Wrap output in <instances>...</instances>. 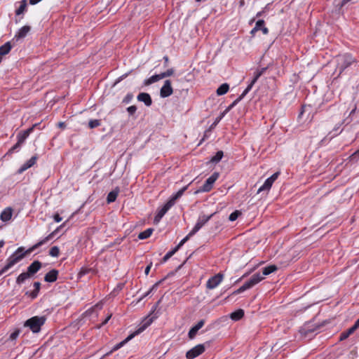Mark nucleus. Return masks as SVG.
Listing matches in <instances>:
<instances>
[{
  "mask_svg": "<svg viewBox=\"0 0 359 359\" xmlns=\"http://www.w3.org/2000/svg\"><path fill=\"white\" fill-rule=\"evenodd\" d=\"M239 4H240V6H243L245 5V1L241 0Z\"/></svg>",
  "mask_w": 359,
  "mask_h": 359,
  "instance_id": "obj_61",
  "label": "nucleus"
},
{
  "mask_svg": "<svg viewBox=\"0 0 359 359\" xmlns=\"http://www.w3.org/2000/svg\"><path fill=\"white\" fill-rule=\"evenodd\" d=\"M264 21L263 20H259L257 21L256 24H255V27L258 29V30H260L261 28L262 27H264Z\"/></svg>",
  "mask_w": 359,
  "mask_h": 359,
  "instance_id": "obj_45",
  "label": "nucleus"
},
{
  "mask_svg": "<svg viewBox=\"0 0 359 359\" xmlns=\"http://www.w3.org/2000/svg\"><path fill=\"white\" fill-rule=\"evenodd\" d=\"M279 175L280 172H276L274 174H273L270 177H269V179L271 180L272 182H274L278 177Z\"/></svg>",
  "mask_w": 359,
  "mask_h": 359,
  "instance_id": "obj_47",
  "label": "nucleus"
},
{
  "mask_svg": "<svg viewBox=\"0 0 359 359\" xmlns=\"http://www.w3.org/2000/svg\"><path fill=\"white\" fill-rule=\"evenodd\" d=\"M161 300H159L156 304H155L150 312V313L144 318V319L142 321L140 325L137 329L135 332L128 335L124 340L121 341L120 343L116 344L111 351L107 353L106 355H110L112 352L117 351L118 349L121 348L122 346H123L127 342L130 341L133 338H134L136 335L142 333L143 331H144L153 322L155 319L158 318V316L154 313L158 304L160 303Z\"/></svg>",
  "mask_w": 359,
  "mask_h": 359,
  "instance_id": "obj_2",
  "label": "nucleus"
},
{
  "mask_svg": "<svg viewBox=\"0 0 359 359\" xmlns=\"http://www.w3.org/2000/svg\"><path fill=\"white\" fill-rule=\"evenodd\" d=\"M118 189H115L111 191H110L107 197V203H113L116 201L118 194Z\"/></svg>",
  "mask_w": 359,
  "mask_h": 359,
  "instance_id": "obj_25",
  "label": "nucleus"
},
{
  "mask_svg": "<svg viewBox=\"0 0 359 359\" xmlns=\"http://www.w3.org/2000/svg\"><path fill=\"white\" fill-rule=\"evenodd\" d=\"M162 79H163V77H161V74H155V75L151 76L149 79L144 80V84L145 86H149L154 83L158 81L159 80H161Z\"/></svg>",
  "mask_w": 359,
  "mask_h": 359,
  "instance_id": "obj_21",
  "label": "nucleus"
},
{
  "mask_svg": "<svg viewBox=\"0 0 359 359\" xmlns=\"http://www.w3.org/2000/svg\"><path fill=\"white\" fill-rule=\"evenodd\" d=\"M273 184V182H272L271 180H270L269 178H267L265 180L264 183L259 188L257 193L259 194L262 191H269Z\"/></svg>",
  "mask_w": 359,
  "mask_h": 359,
  "instance_id": "obj_23",
  "label": "nucleus"
},
{
  "mask_svg": "<svg viewBox=\"0 0 359 359\" xmlns=\"http://www.w3.org/2000/svg\"><path fill=\"white\" fill-rule=\"evenodd\" d=\"M53 219H54L55 222H60L62 219V217H60V215L57 213L54 215Z\"/></svg>",
  "mask_w": 359,
  "mask_h": 359,
  "instance_id": "obj_52",
  "label": "nucleus"
},
{
  "mask_svg": "<svg viewBox=\"0 0 359 359\" xmlns=\"http://www.w3.org/2000/svg\"><path fill=\"white\" fill-rule=\"evenodd\" d=\"M34 290L32 292H26L25 295L29 296L32 299H35L39 292L41 283L39 282L34 283Z\"/></svg>",
  "mask_w": 359,
  "mask_h": 359,
  "instance_id": "obj_19",
  "label": "nucleus"
},
{
  "mask_svg": "<svg viewBox=\"0 0 359 359\" xmlns=\"http://www.w3.org/2000/svg\"><path fill=\"white\" fill-rule=\"evenodd\" d=\"M162 217H158V215L156 214V215L154 217V222H158L161 219Z\"/></svg>",
  "mask_w": 359,
  "mask_h": 359,
  "instance_id": "obj_60",
  "label": "nucleus"
},
{
  "mask_svg": "<svg viewBox=\"0 0 359 359\" xmlns=\"http://www.w3.org/2000/svg\"><path fill=\"white\" fill-rule=\"evenodd\" d=\"M248 290L247 288V287L245 286V284H243L241 287H240L238 290H235L234 292H233V293L231 294L232 295H234V294H240V293H242L244 291Z\"/></svg>",
  "mask_w": 359,
  "mask_h": 359,
  "instance_id": "obj_43",
  "label": "nucleus"
},
{
  "mask_svg": "<svg viewBox=\"0 0 359 359\" xmlns=\"http://www.w3.org/2000/svg\"><path fill=\"white\" fill-rule=\"evenodd\" d=\"M267 67H262L261 69H257L254 74V77L252 79L253 82H257L259 78L265 73Z\"/></svg>",
  "mask_w": 359,
  "mask_h": 359,
  "instance_id": "obj_30",
  "label": "nucleus"
},
{
  "mask_svg": "<svg viewBox=\"0 0 359 359\" xmlns=\"http://www.w3.org/2000/svg\"><path fill=\"white\" fill-rule=\"evenodd\" d=\"M163 59L165 60V62L167 63L168 62V56H164L163 57Z\"/></svg>",
  "mask_w": 359,
  "mask_h": 359,
  "instance_id": "obj_64",
  "label": "nucleus"
},
{
  "mask_svg": "<svg viewBox=\"0 0 359 359\" xmlns=\"http://www.w3.org/2000/svg\"><path fill=\"white\" fill-rule=\"evenodd\" d=\"M229 89V84L226 83H223L217 89V95H223L228 92Z\"/></svg>",
  "mask_w": 359,
  "mask_h": 359,
  "instance_id": "obj_27",
  "label": "nucleus"
},
{
  "mask_svg": "<svg viewBox=\"0 0 359 359\" xmlns=\"http://www.w3.org/2000/svg\"><path fill=\"white\" fill-rule=\"evenodd\" d=\"M348 334H347V333L346 332H344L341 334L340 335V340H344L345 339H346L347 337H348Z\"/></svg>",
  "mask_w": 359,
  "mask_h": 359,
  "instance_id": "obj_54",
  "label": "nucleus"
},
{
  "mask_svg": "<svg viewBox=\"0 0 359 359\" xmlns=\"http://www.w3.org/2000/svg\"><path fill=\"white\" fill-rule=\"evenodd\" d=\"M12 46L10 41L6 42L3 46H0V56L8 54Z\"/></svg>",
  "mask_w": 359,
  "mask_h": 359,
  "instance_id": "obj_26",
  "label": "nucleus"
},
{
  "mask_svg": "<svg viewBox=\"0 0 359 359\" xmlns=\"http://www.w3.org/2000/svg\"><path fill=\"white\" fill-rule=\"evenodd\" d=\"M127 111L130 115H133L137 111V107L135 105L130 106L127 108Z\"/></svg>",
  "mask_w": 359,
  "mask_h": 359,
  "instance_id": "obj_46",
  "label": "nucleus"
},
{
  "mask_svg": "<svg viewBox=\"0 0 359 359\" xmlns=\"http://www.w3.org/2000/svg\"><path fill=\"white\" fill-rule=\"evenodd\" d=\"M215 213L211 214L208 216L207 215H200L198 218V220L191 231V235H194L214 215Z\"/></svg>",
  "mask_w": 359,
  "mask_h": 359,
  "instance_id": "obj_8",
  "label": "nucleus"
},
{
  "mask_svg": "<svg viewBox=\"0 0 359 359\" xmlns=\"http://www.w3.org/2000/svg\"><path fill=\"white\" fill-rule=\"evenodd\" d=\"M264 279V277L262 276L259 273H255L248 281H246L244 284L249 290L253 287L255 285L260 283L262 280Z\"/></svg>",
  "mask_w": 359,
  "mask_h": 359,
  "instance_id": "obj_11",
  "label": "nucleus"
},
{
  "mask_svg": "<svg viewBox=\"0 0 359 359\" xmlns=\"http://www.w3.org/2000/svg\"><path fill=\"white\" fill-rule=\"evenodd\" d=\"M93 269H90V268H86V267H82L80 270V271L79 272V274H78V276L79 278L90 273V272H93Z\"/></svg>",
  "mask_w": 359,
  "mask_h": 359,
  "instance_id": "obj_35",
  "label": "nucleus"
},
{
  "mask_svg": "<svg viewBox=\"0 0 359 359\" xmlns=\"http://www.w3.org/2000/svg\"><path fill=\"white\" fill-rule=\"evenodd\" d=\"M225 114L226 111H223L219 116H217L214 123L210 126V129L214 128L220 122Z\"/></svg>",
  "mask_w": 359,
  "mask_h": 359,
  "instance_id": "obj_39",
  "label": "nucleus"
},
{
  "mask_svg": "<svg viewBox=\"0 0 359 359\" xmlns=\"http://www.w3.org/2000/svg\"><path fill=\"white\" fill-rule=\"evenodd\" d=\"M154 229L151 228L146 229L145 231L139 233L138 238L140 240H144L149 238L151 235Z\"/></svg>",
  "mask_w": 359,
  "mask_h": 359,
  "instance_id": "obj_29",
  "label": "nucleus"
},
{
  "mask_svg": "<svg viewBox=\"0 0 359 359\" xmlns=\"http://www.w3.org/2000/svg\"><path fill=\"white\" fill-rule=\"evenodd\" d=\"M4 241L3 240H1L0 241V248H2L4 246Z\"/></svg>",
  "mask_w": 359,
  "mask_h": 359,
  "instance_id": "obj_63",
  "label": "nucleus"
},
{
  "mask_svg": "<svg viewBox=\"0 0 359 359\" xmlns=\"http://www.w3.org/2000/svg\"><path fill=\"white\" fill-rule=\"evenodd\" d=\"M30 277L31 276H29V275L27 272H23L17 277L16 283L18 285H21Z\"/></svg>",
  "mask_w": 359,
  "mask_h": 359,
  "instance_id": "obj_28",
  "label": "nucleus"
},
{
  "mask_svg": "<svg viewBox=\"0 0 359 359\" xmlns=\"http://www.w3.org/2000/svg\"><path fill=\"white\" fill-rule=\"evenodd\" d=\"M41 0H29V4L32 5H35L40 2Z\"/></svg>",
  "mask_w": 359,
  "mask_h": 359,
  "instance_id": "obj_58",
  "label": "nucleus"
},
{
  "mask_svg": "<svg viewBox=\"0 0 359 359\" xmlns=\"http://www.w3.org/2000/svg\"><path fill=\"white\" fill-rule=\"evenodd\" d=\"M223 156H224L223 151H218L216 153V154L210 158V162L213 163H217L221 161Z\"/></svg>",
  "mask_w": 359,
  "mask_h": 359,
  "instance_id": "obj_31",
  "label": "nucleus"
},
{
  "mask_svg": "<svg viewBox=\"0 0 359 359\" xmlns=\"http://www.w3.org/2000/svg\"><path fill=\"white\" fill-rule=\"evenodd\" d=\"M41 268V262L36 260L34 261L28 267L27 271H26L29 276H33L35 273H36Z\"/></svg>",
  "mask_w": 359,
  "mask_h": 359,
  "instance_id": "obj_14",
  "label": "nucleus"
},
{
  "mask_svg": "<svg viewBox=\"0 0 359 359\" xmlns=\"http://www.w3.org/2000/svg\"><path fill=\"white\" fill-rule=\"evenodd\" d=\"M219 176V172H214L211 176H210L205 182L203 185L197 191H195V194H198L200 192H209L213 187V184L218 179Z\"/></svg>",
  "mask_w": 359,
  "mask_h": 359,
  "instance_id": "obj_7",
  "label": "nucleus"
},
{
  "mask_svg": "<svg viewBox=\"0 0 359 359\" xmlns=\"http://www.w3.org/2000/svg\"><path fill=\"white\" fill-rule=\"evenodd\" d=\"M30 30H31L30 26H29V25L23 26L15 34V35L14 36V37L13 39V40L18 41L20 39L25 38L27 35V34L30 32Z\"/></svg>",
  "mask_w": 359,
  "mask_h": 359,
  "instance_id": "obj_15",
  "label": "nucleus"
},
{
  "mask_svg": "<svg viewBox=\"0 0 359 359\" xmlns=\"http://www.w3.org/2000/svg\"><path fill=\"white\" fill-rule=\"evenodd\" d=\"M358 328V327H355V325L354 324L351 327H350L348 330L346 331L347 334L351 335L353 334L355 330Z\"/></svg>",
  "mask_w": 359,
  "mask_h": 359,
  "instance_id": "obj_48",
  "label": "nucleus"
},
{
  "mask_svg": "<svg viewBox=\"0 0 359 359\" xmlns=\"http://www.w3.org/2000/svg\"><path fill=\"white\" fill-rule=\"evenodd\" d=\"M137 98L138 101L144 102L147 107L151 106L152 104V100L149 93H140Z\"/></svg>",
  "mask_w": 359,
  "mask_h": 359,
  "instance_id": "obj_17",
  "label": "nucleus"
},
{
  "mask_svg": "<svg viewBox=\"0 0 359 359\" xmlns=\"http://www.w3.org/2000/svg\"><path fill=\"white\" fill-rule=\"evenodd\" d=\"M151 263L149 265H148V266L146 267L145 270H144V273H145L146 275H148V274H149V271H150V269H151Z\"/></svg>",
  "mask_w": 359,
  "mask_h": 359,
  "instance_id": "obj_55",
  "label": "nucleus"
},
{
  "mask_svg": "<svg viewBox=\"0 0 359 359\" xmlns=\"http://www.w3.org/2000/svg\"><path fill=\"white\" fill-rule=\"evenodd\" d=\"M187 187H184L180 189L176 194L172 195L169 201L163 205V207L157 212L158 217H163L165 213L175 205L176 201L180 198L184 191L187 190Z\"/></svg>",
  "mask_w": 359,
  "mask_h": 359,
  "instance_id": "obj_4",
  "label": "nucleus"
},
{
  "mask_svg": "<svg viewBox=\"0 0 359 359\" xmlns=\"http://www.w3.org/2000/svg\"><path fill=\"white\" fill-rule=\"evenodd\" d=\"M26 8H27V1L22 0L21 1V4H20V7L15 11V14L17 15H20L22 14L25 11Z\"/></svg>",
  "mask_w": 359,
  "mask_h": 359,
  "instance_id": "obj_32",
  "label": "nucleus"
},
{
  "mask_svg": "<svg viewBox=\"0 0 359 359\" xmlns=\"http://www.w3.org/2000/svg\"><path fill=\"white\" fill-rule=\"evenodd\" d=\"M243 316L244 311L243 309H238L236 311L231 313L230 315L231 319L234 321L241 320Z\"/></svg>",
  "mask_w": 359,
  "mask_h": 359,
  "instance_id": "obj_22",
  "label": "nucleus"
},
{
  "mask_svg": "<svg viewBox=\"0 0 359 359\" xmlns=\"http://www.w3.org/2000/svg\"><path fill=\"white\" fill-rule=\"evenodd\" d=\"M205 350L203 344H198L187 352L186 357L188 359H194L202 354Z\"/></svg>",
  "mask_w": 359,
  "mask_h": 359,
  "instance_id": "obj_10",
  "label": "nucleus"
},
{
  "mask_svg": "<svg viewBox=\"0 0 359 359\" xmlns=\"http://www.w3.org/2000/svg\"><path fill=\"white\" fill-rule=\"evenodd\" d=\"M355 62V59L350 54H344L339 56L337 58V69L339 70V73L341 74L343 71Z\"/></svg>",
  "mask_w": 359,
  "mask_h": 359,
  "instance_id": "obj_6",
  "label": "nucleus"
},
{
  "mask_svg": "<svg viewBox=\"0 0 359 359\" xmlns=\"http://www.w3.org/2000/svg\"><path fill=\"white\" fill-rule=\"evenodd\" d=\"M20 333V330H15L13 332H12L10 336H9V338L8 339L11 340V341H13V340H15L19 334Z\"/></svg>",
  "mask_w": 359,
  "mask_h": 359,
  "instance_id": "obj_41",
  "label": "nucleus"
},
{
  "mask_svg": "<svg viewBox=\"0 0 359 359\" xmlns=\"http://www.w3.org/2000/svg\"><path fill=\"white\" fill-rule=\"evenodd\" d=\"M173 73H174V69L172 68H171V69H168L167 71L162 72L161 74V77H163V79H164V78L172 76L173 74Z\"/></svg>",
  "mask_w": 359,
  "mask_h": 359,
  "instance_id": "obj_42",
  "label": "nucleus"
},
{
  "mask_svg": "<svg viewBox=\"0 0 359 359\" xmlns=\"http://www.w3.org/2000/svg\"><path fill=\"white\" fill-rule=\"evenodd\" d=\"M100 124H101V123H100V120L93 119V120H90V121L88 123V126L90 128H95L100 126Z\"/></svg>",
  "mask_w": 359,
  "mask_h": 359,
  "instance_id": "obj_38",
  "label": "nucleus"
},
{
  "mask_svg": "<svg viewBox=\"0 0 359 359\" xmlns=\"http://www.w3.org/2000/svg\"><path fill=\"white\" fill-rule=\"evenodd\" d=\"M177 252V249H173L169 252H168L165 256L162 259V262H166L175 252Z\"/></svg>",
  "mask_w": 359,
  "mask_h": 359,
  "instance_id": "obj_37",
  "label": "nucleus"
},
{
  "mask_svg": "<svg viewBox=\"0 0 359 359\" xmlns=\"http://www.w3.org/2000/svg\"><path fill=\"white\" fill-rule=\"evenodd\" d=\"M355 327H359V318L355 323Z\"/></svg>",
  "mask_w": 359,
  "mask_h": 359,
  "instance_id": "obj_62",
  "label": "nucleus"
},
{
  "mask_svg": "<svg viewBox=\"0 0 359 359\" xmlns=\"http://www.w3.org/2000/svg\"><path fill=\"white\" fill-rule=\"evenodd\" d=\"M261 30L262 31L264 34H267L269 33L268 28L264 26L261 28Z\"/></svg>",
  "mask_w": 359,
  "mask_h": 359,
  "instance_id": "obj_57",
  "label": "nucleus"
},
{
  "mask_svg": "<svg viewBox=\"0 0 359 359\" xmlns=\"http://www.w3.org/2000/svg\"><path fill=\"white\" fill-rule=\"evenodd\" d=\"M255 83V82H253V81L252 80L251 82L250 83V84L247 86V88L244 90V91L242 93V94L241 95H239V97H238V100H242L243 99V97L249 93V91L252 89V86H254V84Z\"/></svg>",
  "mask_w": 359,
  "mask_h": 359,
  "instance_id": "obj_33",
  "label": "nucleus"
},
{
  "mask_svg": "<svg viewBox=\"0 0 359 359\" xmlns=\"http://www.w3.org/2000/svg\"><path fill=\"white\" fill-rule=\"evenodd\" d=\"M223 278L224 275L222 273H217L208 280L206 287L209 290L216 288L222 282Z\"/></svg>",
  "mask_w": 359,
  "mask_h": 359,
  "instance_id": "obj_9",
  "label": "nucleus"
},
{
  "mask_svg": "<svg viewBox=\"0 0 359 359\" xmlns=\"http://www.w3.org/2000/svg\"><path fill=\"white\" fill-rule=\"evenodd\" d=\"M277 270H278V267L274 264L267 266L263 269L262 276H263L264 277V276H268V275L276 271Z\"/></svg>",
  "mask_w": 359,
  "mask_h": 359,
  "instance_id": "obj_24",
  "label": "nucleus"
},
{
  "mask_svg": "<svg viewBox=\"0 0 359 359\" xmlns=\"http://www.w3.org/2000/svg\"><path fill=\"white\" fill-rule=\"evenodd\" d=\"M36 157L32 156L30 159H29L27 162H25L22 167L20 168L19 172H22L28 168H31L36 163Z\"/></svg>",
  "mask_w": 359,
  "mask_h": 359,
  "instance_id": "obj_20",
  "label": "nucleus"
},
{
  "mask_svg": "<svg viewBox=\"0 0 359 359\" xmlns=\"http://www.w3.org/2000/svg\"><path fill=\"white\" fill-rule=\"evenodd\" d=\"M151 290L149 289V291H147L144 294H143L140 298V299L138 300V302H140L141 300H142L144 297H147L148 295H149L151 293Z\"/></svg>",
  "mask_w": 359,
  "mask_h": 359,
  "instance_id": "obj_53",
  "label": "nucleus"
},
{
  "mask_svg": "<svg viewBox=\"0 0 359 359\" xmlns=\"http://www.w3.org/2000/svg\"><path fill=\"white\" fill-rule=\"evenodd\" d=\"M67 221L62 224L60 226L57 227L52 233L48 234L43 239L41 240L32 247L25 251V248L22 247L18 248L6 260V264L0 270V276H2L8 269L13 267L15 264L20 262L27 254L31 253L35 249L43 245L48 241H50L54 236L60 231V229L66 225Z\"/></svg>",
  "mask_w": 359,
  "mask_h": 359,
  "instance_id": "obj_1",
  "label": "nucleus"
},
{
  "mask_svg": "<svg viewBox=\"0 0 359 359\" xmlns=\"http://www.w3.org/2000/svg\"><path fill=\"white\" fill-rule=\"evenodd\" d=\"M133 99V95L132 94H127L126 96L123 99V102L128 103L131 101Z\"/></svg>",
  "mask_w": 359,
  "mask_h": 359,
  "instance_id": "obj_49",
  "label": "nucleus"
},
{
  "mask_svg": "<svg viewBox=\"0 0 359 359\" xmlns=\"http://www.w3.org/2000/svg\"><path fill=\"white\" fill-rule=\"evenodd\" d=\"M241 212L238 210H235L234 212H231L229 217V219L231 222H233L236 220L238 217V216L241 215Z\"/></svg>",
  "mask_w": 359,
  "mask_h": 359,
  "instance_id": "obj_40",
  "label": "nucleus"
},
{
  "mask_svg": "<svg viewBox=\"0 0 359 359\" xmlns=\"http://www.w3.org/2000/svg\"><path fill=\"white\" fill-rule=\"evenodd\" d=\"M191 231L179 243V244L175 248L177 251L192 236Z\"/></svg>",
  "mask_w": 359,
  "mask_h": 359,
  "instance_id": "obj_36",
  "label": "nucleus"
},
{
  "mask_svg": "<svg viewBox=\"0 0 359 359\" xmlns=\"http://www.w3.org/2000/svg\"><path fill=\"white\" fill-rule=\"evenodd\" d=\"M58 276V271L56 269H52L48 272L44 276V280L48 283L55 282Z\"/></svg>",
  "mask_w": 359,
  "mask_h": 359,
  "instance_id": "obj_18",
  "label": "nucleus"
},
{
  "mask_svg": "<svg viewBox=\"0 0 359 359\" xmlns=\"http://www.w3.org/2000/svg\"><path fill=\"white\" fill-rule=\"evenodd\" d=\"M257 31H259L255 27L251 30L250 32V34L254 35L255 34V32H257Z\"/></svg>",
  "mask_w": 359,
  "mask_h": 359,
  "instance_id": "obj_59",
  "label": "nucleus"
},
{
  "mask_svg": "<svg viewBox=\"0 0 359 359\" xmlns=\"http://www.w3.org/2000/svg\"><path fill=\"white\" fill-rule=\"evenodd\" d=\"M46 318L45 316H34L27 320L24 326L29 327L32 332L38 333L41 330V326L46 323Z\"/></svg>",
  "mask_w": 359,
  "mask_h": 359,
  "instance_id": "obj_3",
  "label": "nucleus"
},
{
  "mask_svg": "<svg viewBox=\"0 0 359 359\" xmlns=\"http://www.w3.org/2000/svg\"><path fill=\"white\" fill-rule=\"evenodd\" d=\"M49 255L53 257H57L60 255V249L57 246H53L49 251Z\"/></svg>",
  "mask_w": 359,
  "mask_h": 359,
  "instance_id": "obj_34",
  "label": "nucleus"
},
{
  "mask_svg": "<svg viewBox=\"0 0 359 359\" xmlns=\"http://www.w3.org/2000/svg\"><path fill=\"white\" fill-rule=\"evenodd\" d=\"M173 93L170 80H166L160 90V95L161 97L165 98L171 95Z\"/></svg>",
  "mask_w": 359,
  "mask_h": 359,
  "instance_id": "obj_12",
  "label": "nucleus"
},
{
  "mask_svg": "<svg viewBox=\"0 0 359 359\" xmlns=\"http://www.w3.org/2000/svg\"><path fill=\"white\" fill-rule=\"evenodd\" d=\"M112 316V313H110L105 319L104 320L102 323V324L98 327L99 328L101 327L102 326L106 325L108 321L109 320V319L111 318Z\"/></svg>",
  "mask_w": 359,
  "mask_h": 359,
  "instance_id": "obj_51",
  "label": "nucleus"
},
{
  "mask_svg": "<svg viewBox=\"0 0 359 359\" xmlns=\"http://www.w3.org/2000/svg\"><path fill=\"white\" fill-rule=\"evenodd\" d=\"M163 280H164V279H162V280H159V281L156 282V283H155V284H154V285L150 288V290H151V291H154V290H156V289L158 287V286L161 283H163Z\"/></svg>",
  "mask_w": 359,
  "mask_h": 359,
  "instance_id": "obj_50",
  "label": "nucleus"
},
{
  "mask_svg": "<svg viewBox=\"0 0 359 359\" xmlns=\"http://www.w3.org/2000/svg\"><path fill=\"white\" fill-rule=\"evenodd\" d=\"M205 320H199L194 327H192L189 332H188V337L189 339H193L195 338L198 331L203 327V326L205 325Z\"/></svg>",
  "mask_w": 359,
  "mask_h": 359,
  "instance_id": "obj_13",
  "label": "nucleus"
},
{
  "mask_svg": "<svg viewBox=\"0 0 359 359\" xmlns=\"http://www.w3.org/2000/svg\"><path fill=\"white\" fill-rule=\"evenodd\" d=\"M129 73H126V74H123L122 76H121L118 79V81L117 82H119L121 81V80L124 79L125 78H126L128 76Z\"/></svg>",
  "mask_w": 359,
  "mask_h": 359,
  "instance_id": "obj_56",
  "label": "nucleus"
},
{
  "mask_svg": "<svg viewBox=\"0 0 359 359\" xmlns=\"http://www.w3.org/2000/svg\"><path fill=\"white\" fill-rule=\"evenodd\" d=\"M34 126L32 127L24 130L20 132L17 135V140L18 142L15 144H14L8 151L7 154H12L14 152H17L20 150L22 144L24 143L25 140L29 137L30 133L33 131Z\"/></svg>",
  "mask_w": 359,
  "mask_h": 359,
  "instance_id": "obj_5",
  "label": "nucleus"
},
{
  "mask_svg": "<svg viewBox=\"0 0 359 359\" xmlns=\"http://www.w3.org/2000/svg\"><path fill=\"white\" fill-rule=\"evenodd\" d=\"M241 100H238V98L236 99L226 109V114L230 111L233 107H234Z\"/></svg>",
  "mask_w": 359,
  "mask_h": 359,
  "instance_id": "obj_44",
  "label": "nucleus"
},
{
  "mask_svg": "<svg viewBox=\"0 0 359 359\" xmlns=\"http://www.w3.org/2000/svg\"><path fill=\"white\" fill-rule=\"evenodd\" d=\"M13 215V209L11 207L5 208L0 215V219L2 222H7L11 219Z\"/></svg>",
  "mask_w": 359,
  "mask_h": 359,
  "instance_id": "obj_16",
  "label": "nucleus"
}]
</instances>
